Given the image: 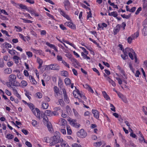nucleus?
Returning <instances> with one entry per match:
<instances>
[{"instance_id": "nucleus-57", "label": "nucleus", "mask_w": 147, "mask_h": 147, "mask_svg": "<svg viewBox=\"0 0 147 147\" xmlns=\"http://www.w3.org/2000/svg\"><path fill=\"white\" fill-rule=\"evenodd\" d=\"M57 60L58 61H63L62 60V57L61 56L58 55L57 56Z\"/></svg>"}, {"instance_id": "nucleus-24", "label": "nucleus", "mask_w": 147, "mask_h": 147, "mask_svg": "<svg viewBox=\"0 0 147 147\" xmlns=\"http://www.w3.org/2000/svg\"><path fill=\"white\" fill-rule=\"evenodd\" d=\"M67 134L68 135H71L72 133V131L70 126L69 125H67Z\"/></svg>"}, {"instance_id": "nucleus-56", "label": "nucleus", "mask_w": 147, "mask_h": 147, "mask_svg": "<svg viewBox=\"0 0 147 147\" xmlns=\"http://www.w3.org/2000/svg\"><path fill=\"white\" fill-rule=\"evenodd\" d=\"M26 145L29 147H32V145L29 142L26 141L25 142Z\"/></svg>"}, {"instance_id": "nucleus-2", "label": "nucleus", "mask_w": 147, "mask_h": 147, "mask_svg": "<svg viewBox=\"0 0 147 147\" xmlns=\"http://www.w3.org/2000/svg\"><path fill=\"white\" fill-rule=\"evenodd\" d=\"M59 66L57 64H51L47 65L45 68V69L53 70L58 71L59 70Z\"/></svg>"}, {"instance_id": "nucleus-5", "label": "nucleus", "mask_w": 147, "mask_h": 147, "mask_svg": "<svg viewBox=\"0 0 147 147\" xmlns=\"http://www.w3.org/2000/svg\"><path fill=\"white\" fill-rule=\"evenodd\" d=\"M62 90L63 94L64 100L65 102L69 103V100L66 94V90L64 88H63Z\"/></svg>"}, {"instance_id": "nucleus-19", "label": "nucleus", "mask_w": 147, "mask_h": 147, "mask_svg": "<svg viewBox=\"0 0 147 147\" xmlns=\"http://www.w3.org/2000/svg\"><path fill=\"white\" fill-rule=\"evenodd\" d=\"M61 74L62 76L65 77H67L68 76V72L66 71H61Z\"/></svg>"}, {"instance_id": "nucleus-29", "label": "nucleus", "mask_w": 147, "mask_h": 147, "mask_svg": "<svg viewBox=\"0 0 147 147\" xmlns=\"http://www.w3.org/2000/svg\"><path fill=\"white\" fill-rule=\"evenodd\" d=\"M60 145L61 147H69L68 144L65 143L63 141L60 144Z\"/></svg>"}, {"instance_id": "nucleus-63", "label": "nucleus", "mask_w": 147, "mask_h": 147, "mask_svg": "<svg viewBox=\"0 0 147 147\" xmlns=\"http://www.w3.org/2000/svg\"><path fill=\"white\" fill-rule=\"evenodd\" d=\"M17 77L20 79H23V77L22 76V75L20 73H18L17 74Z\"/></svg>"}, {"instance_id": "nucleus-58", "label": "nucleus", "mask_w": 147, "mask_h": 147, "mask_svg": "<svg viewBox=\"0 0 147 147\" xmlns=\"http://www.w3.org/2000/svg\"><path fill=\"white\" fill-rule=\"evenodd\" d=\"M92 69L93 71L96 72L98 76H100V73L98 71L96 68H92Z\"/></svg>"}, {"instance_id": "nucleus-7", "label": "nucleus", "mask_w": 147, "mask_h": 147, "mask_svg": "<svg viewBox=\"0 0 147 147\" xmlns=\"http://www.w3.org/2000/svg\"><path fill=\"white\" fill-rule=\"evenodd\" d=\"M70 123L72 126L76 128H79L80 126V124L77 123L76 121L74 119Z\"/></svg>"}, {"instance_id": "nucleus-60", "label": "nucleus", "mask_w": 147, "mask_h": 147, "mask_svg": "<svg viewBox=\"0 0 147 147\" xmlns=\"http://www.w3.org/2000/svg\"><path fill=\"white\" fill-rule=\"evenodd\" d=\"M15 28H16L17 29V31L18 32H20L22 30V29L21 27L19 26H15Z\"/></svg>"}, {"instance_id": "nucleus-20", "label": "nucleus", "mask_w": 147, "mask_h": 147, "mask_svg": "<svg viewBox=\"0 0 147 147\" xmlns=\"http://www.w3.org/2000/svg\"><path fill=\"white\" fill-rule=\"evenodd\" d=\"M13 58L14 60V61L16 64H18L19 63V60L20 59V58L18 56H15Z\"/></svg>"}, {"instance_id": "nucleus-64", "label": "nucleus", "mask_w": 147, "mask_h": 147, "mask_svg": "<svg viewBox=\"0 0 147 147\" xmlns=\"http://www.w3.org/2000/svg\"><path fill=\"white\" fill-rule=\"evenodd\" d=\"M22 131L25 135H27L28 132L27 130L24 129H22Z\"/></svg>"}, {"instance_id": "nucleus-33", "label": "nucleus", "mask_w": 147, "mask_h": 147, "mask_svg": "<svg viewBox=\"0 0 147 147\" xmlns=\"http://www.w3.org/2000/svg\"><path fill=\"white\" fill-rule=\"evenodd\" d=\"M5 73L7 74H10L12 72V70L11 68H8L6 69L5 70Z\"/></svg>"}, {"instance_id": "nucleus-12", "label": "nucleus", "mask_w": 147, "mask_h": 147, "mask_svg": "<svg viewBox=\"0 0 147 147\" xmlns=\"http://www.w3.org/2000/svg\"><path fill=\"white\" fill-rule=\"evenodd\" d=\"M64 3L65 9L67 10H69V1L68 0H66L64 1Z\"/></svg>"}, {"instance_id": "nucleus-35", "label": "nucleus", "mask_w": 147, "mask_h": 147, "mask_svg": "<svg viewBox=\"0 0 147 147\" xmlns=\"http://www.w3.org/2000/svg\"><path fill=\"white\" fill-rule=\"evenodd\" d=\"M4 65L3 60L2 59H0V67L1 68L3 67L4 66Z\"/></svg>"}, {"instance_id": "nucleus-47", "label": "nucleus", "mask_w": 147, "mask_h": 147, "mask_svg": "<svg viewBox=\"0 0 147 147\" xmlns=\"http://www.w3.org/2000/svg\"><path fill=\"white\" fill-rule=\"evenodd\" d=\"M62 63L65 65L66 67H67L68 68H69V64H68L67 62L65 61H62Z\"/></svg>"}, {"instance_id": "nucleus-53", "label": "nucleus", "mask_w": 147, "mask_h": 147, "mask_svg": "<svg viewBox=\"0 0 147 147\" xmlns=\"http://www.w3.org/2000/svg\"><path fill=\"white\" fill-rule=\"evenodd\" d=\"M110 107H111V109L113 111L115 112V107L114 105L112 104H110Z\"/></svg>"}, {"instance_id": "nucleus-50", "label": "nucleus", "mask_w": 147, "mask_h": 147, "mask_svg": "<svg viewBox=\"0 0 147 147\" xmlns=\"http://www.w3.org/2000/svg\"><path fill=\"white\" fill-rule=\"evenodd\" d=\"M26 53L29 57H31L32 56V54L31 52H26Z\"/></svg>"}, {"instance_id": "nucleus-27", "label": "nucleus", "mask_w": 147, "mask_h": 147, "mask_svg": "<svg viewBox=\"0 0 147 147\" xmlns=\"http://www.w3.org/2000/svg\"><path fill=\"white\" fill-rule=\"evenodd\" d=\"M120 71L123 76V78L124 79H126L127 78V76L125 74L124 71L123 69H121Z\"/></svg>"}, {"instance_id": "nucleus-40", "label": "nucleus", "mask_w": 147, "mask_h": 147, "mask_svg": "<svg viewBox=\"0 0 147 147\" xmlns=\"http://www.w3.org/2000/svg\"><path fill=\"white\" fill-rule=\"evenodd\" d=\"M58 102L59 104L61 106H63L65 104V103L61 99H60L58 100Z\"/></svg>"}, {"instance_id": "nucleus-48", "label": "nucleus", "mask_w": 147, "mask_h": 147, "mask_svg": "<svg viewBox=\"0 0 147 147\" xmlns=\"http://www.w3.org/2000/svg\"><path fill=\"white\" fill-rule=\"evenodd\" d=\"M21 83L23 86L25 87L27 85V82L25 80H22L21 81Z\"/></svg>"}, {"instance_id": "nucleus-1", "label": "nucleus", "mask_w": 147, "mask_h": 147, "mask_svg": "<svg viewBox=\"0 0 147 147\" xmlns=\"http://www.w3.org/2000/svg\"><path fill=\"white\" fill-rule=\"evenodd\" d=\"M51 140L52 141L49 144L50 146H52L58 143L61 144L63 141V139L60 138V133L58 131L56 132L54 136L51 138Z\"/></svg>"}, {"instance_id": "nucleus-41", "label": "nucleus", "mask_w": 147, "mask_h": 147, "mask_svg": "<svg viewBox=\"0 0 147 147\" xmlns=\"http://www.w3.org/2000/svg\"><path fill=\"white\" fill-rule=\"evenodd\" d=\"M9 50L8 53L11 55L15 54L16 51L14 50Z\"/></svg>"}, {"instance_id": "nucleus-39", "label": "nucleus", "mask_w": 147, "mask_h": 147, "mask_svg": "<svg viewBox=\"0 0 147 147\" xmlns=\"http://www.w3.org/2000/svg\"><path fill=\"white\" fill-rule=\"evenodd\" d=\"M116 79L118 81V83L120 84L121 85L122 84L123 80L119 77H116Z\"/></svg>"}, {"instance_id": "nucleus-17", "label": "nucleus", "mask_w": 147, "mask_h": 147, "mask_svg": "<svg viewBox=\"0 0 147 147\" xmlns=\"http://www.w3.org/2000/svg\"><path fill=\"white\" fill-rule=\"evenodd\" d=\"M71 61L74 64V66L76 65H79V62L76 60L74 58H71L70 59Z\"/></svg>"}, {"instance_id": "nucleus-31", "label": "nucleus", "mask_w": 147, "mask_h": 147, "mask_svg": "<svg viewBox=\"0 0 147 147\" xmlns=\"http://www.w3.org/2000/svg\"><path fill=\"white\" fill-rule=\"evenodd\" d=\"M102 94L104 96V97L107 100L110 99L109 96L107 94V93L105 91L102 92Z\"/></svg>"}, {"instance_id": "nucleus-30", "label": "nucleus", "mask_w": 147, "mask_h": 147, "mask_svg": "<svg viewBox=\"0 0 147 147\" xmlns=\"http://www.w3.org/2000/svg\"><path fill=\"white\" fill-rule=\"evenodd\" d=\"M65 82L66 85H69L71 83V80L68 78H66L65 79Z\"/></svg>"}, {"instance_id": "nucleus-54", "label": "nucleus", "mask_w": 147, "mask_h": 147, "mask_svg": "<svg viewBox=\"0 0 147 147\" xmlns=\"http://www.w3.org/2000/svg\"><path fill=\"white\" fill-rule=\"evenodd\" d=\"M13 64V62L12 61H9L7 63V65L9 67H11Z\"/></svg>"}, {"instance_id": "nucleus-22", "label": "nucleus", "mask_w": 147, "mask_h": 147, "mask_svg": "<svg viewBox=\"0 0 147 147\" xmlns=\"http://www.w3.org/2000/svg\"><path fill=\"white\" fill-rule=\"evenodd\" d=\"M36 113L35 116L39 119H40V111L38 109L36 108Z\"/></svg>"}, {"instance_id": "nucleus-15", "label": "nucleus", "mask_w": 147, "mask_h": 147, "mask_svg": "<svg viewBox=\"0 0 147 147\" xmlns=\"http://www.w3.org/2000/svg\"><path fill=\"white\" fill-rule=\"evenodd\" d=\"M54 90L55 93V96L57 97L59 92V89L57 86H55L54 88Z\"/></svg>"}, {"instance_id": "nucleus-46", "label": "nucleus", "mask_w": 147, "mask_h": 147, "mask_svg": "<svg viewBox=\"0 0 147 147\" xmlns=\"http://www.w3.org/2000/svg\"><path fill=\"white\" fill-rule=\"evenodd\" d=\"M37 62L39 63V65H40L41 64H42L43 61L41 59L38 57H37Z\"/></svg>"}, {"instance_id": "nucleus-8", "label": "nucleus", "mask_w": 147, "mask_h": 147, "mask_svg": "<svg viewBox=\"0 0 147 147\" xmlns=\"http://www.w3.org/2000/svg\"><path fill=\"white\" fill-rule=\"evenodd\" d=\"M59 11L60 13L63 17L66 18L68 20H70V19L69 16L66 14L61 9H59Z\"/></svg>"}, {"instance_id": "nucleus-10", "label": "nucleus", "mask_w": 147, "mask_h": 147, "mask_svg": "<svg viewBox=\"0 0 147 147\" xmlns=\"http://www.w3.org/2000/svg\"><path fill=\"white\" fill-rule=\"evenodd\" d=\"M92 112L94 115V117L96 119L99 117V112L96 110L92 109Z\"/></svg>"}, {"instance_id": "nucleus-21", "label": "nucleus", "mask_w": 147, "mask_h": 147, "mask_svg": "<svg viewBox=\"0 0 147 147\" xmlns=\"http://www.w3.org/2000/svg\"><path fill=\"white\" fill-rule=\"evenodd\" d=\"M42 108L43 109H46L48 108L49 105L47 103L43 102L42 103Z\"/></svg>"}, {"instance_id": "nucleus-59", "label": "nucleus", "mask_w": 147, "mask_h": 147, "mask_svg": "<svg viewBox=\"0 0 147 147\" xmlns=\"http://www.w3.org/2000/svg\"><path fill=\"white\" fill-rule=\"evenodd\" d=\"M142 10V8L141 7H140L138 8L137 11H136L135 14L136 15H137L139 14L140 12Z\"/></svg>"}, {"instance_id": "nucleus-55", "label": "nucleus", "mask_w": 147, "mask_h": 147, "mask_svg": "<svg viewBox=\"0 0 147 147\" xmlns=\"http://www.w3.org/2000/svg\"><path fill=\"white\" fill-rule=\"evenodd\" d=\"M79 96L81 98L83 99L84 100H86V96L82 93L80 94Z\"/></svg>"}, {"instance_id": "nucleus-14", "label": "nucleus", "mask_w": 147, "mask_h": 147, "mask_svg": "<svg viewBox=\"0 0 147 147\" xmlns=\"http://www.w3.org/2000/svg\"><path fill=\"white\" fill-rule=\"evenodd\" d=\"M120 26L118 25L114 29L113 31L114 34H116L120 30Z\"/></svg>"}, {"instance_id": "nucleus-23", "label": "nucleus", "mask_w": 147, "mask_h": 147, "mask_svg": "<svg viewBox=\"0 0 147 147\" xmlns=\"http://www.w3.org/2000/svg\"><path fill=\"white\" fill-rule=\"evenodd\" d=\"M115 92L117 93L119 97L121 98L122 99V100H123L124 102H126L124 100H123V98L124 97L123 95L122 94H121L120 93V92H118L117 91H115Z\"/></svg>"}, {"instance_id": "nucleus-4", "label": "nucleus", "mask_w": 147, "mask_h": 147, "mask_svg": "<svg viewBox=\"0 0 147 147\" xmlns=\"http://www.w3.org/2000/svg\"><path fill=\"white\" fill-rule=\"evenodd\" d=\"M77 134L78 136L80 138H84L87 136V133L83 129H81L78 132Z\"/></svg>"}, {"instance_id": "nucleus-42", "label": "nucleus", "mask_w": 147, "mask_h": 147, "mask_svg": "<svg viewBox=\"0 0 147 147\" xmlns=\"http://www.w3.org/2000/svg\"><path fill=\"white\" fill-rule=\"evenodd\" d=\"M121 16L123 18H125L126 19H127L130 17V14H129L128 15H126L124 14L123 15H121Z\"/></svg>"}, {"instance_id": "nucleus-6", "label": "nucleus", "mask_w": 147, "mask_h": 147, "mask_svg": "<svg viewBox=\"0 0 147 147\" xmlns=\"http://www.w3.org/2000/svg\"><path fill=\"white\" fill-rule=\"evenodd\" d=\"M16 78V76L13 74L10 75L8 77L9 81L11 83L15 81Z\"/></svg>"}, {"instance_id": "nucleus-34", "label": "nucleus", "mask_w": 147, "mask_h": 147, "mask_svg": "<svg viewBox=\"0 0 147 147\" xmlns=\"http://www.w3.org/2000/svg\"><path fill=\"white\" fill-rule=\"evenodd\" d=\"M11 84L13 86H19V83L15 80V81L11 83Z\"/></svg>"}, {"instance_id": "nucleus-37", "label": "nucleus", "mask_w": 147, "mask_h": 147, "mask_svg": "<svg viewBox=\"0 0 147 147\" xmlns=\"http://www.w3.org/2000/svg\"><path fill=\"white\" fill-rule=\"evenodd\" d=\"M6 138H8V139L10 140L13 138V136L12 134H7Z\"/></svg>"}, {"instance_id": "nucleus-25", "label": "nucleus", "mask_w": 147, "mask_h": 147, "mask_svg": "<svg viewBox=\"0 0 147 147\" xmlns=\"http://www.w3.org/2000/svg\"><path fill=\"white\" fill-rule=\"evenodd\" d=\"M142 33L144 36L147 35V26L144 27L142 30Z\"/></svg>"}, {"instance_id": "nucleus-11", "label": "nucleus", "mask_w": 147, "mask_h": 147, "mask_svg": "<svg viewBox=\"0 0 147 147\" xmlns=\"http://www.w3.org/2000/svg\"><path fill=\"white\" fill-rule=\"evenodd\" d=\"M47 127L49 131L51 132L53 131V129L52 124L49 123H48L47 124Z\"/></svg>"}, {"instance_id": "nucleus-38", "label": "nucleus", "mask_w": 147, "mask_h": 147, "mask_svg": "<svg viewBox=\"0 0 147 147\" xmlns=\"http://www.w3.org/2000/svg\"><path fill=\"white\" fill-rule=\"evenodd\" d=\"M124 53V55H121V57L124 59H126L128 58V55L125 54Z\"/></svg>"}, {"instance_id": "nucleus-61", "label": "nucleus", "mask_w": 147, "mask_h": 147, "mask_svg": "<svg viewBox=\"0 0 147 147\" xmlns=\"http://www.w3.org/2000/svg\"><path fill=\"white\" fill-rule=\"evenodd\" d=\"M6 84L8 87L12 88L11 87V86L12 85L11 84V82H10L9 81L7 82L6 83Z\"/></svg>"}, {"instance_id": "nucleus-52", "label": "nucleus", "mask_w": 147, "mask_h": 147, "mask_svg": "<svg viewBox=\"0 0 147 147\" xmlns=\"http://www.w3.org/2000/svg\"><path fill=\"white\" fill-rule=\"evenodd\" d=\"M117 13L116 11H113L111 12L112 16H113L114 17H117Z\"/></svg>"}, {"instance_id": "nucleus-44", "label": "nucleus", "mask_w": 147, "mask_h": 147, "mask_svg": "<svg viewBox=\"0 0 147 147\" xmlns=\"http://www.w3.org/2000/svg\"><path fill=\"white\" fill-rule=\"evenodd\" d=\"M21 19L22 20L24 21L23 22L24 23H32V21L31 20H26L24 18H21Z\"/></svg>"}, {"instance_id": "nucleus-18", "label": "nucleus", "mask_w": 147, "mask_h": 147, "mask_svg": "<svg viewBox=\"0 0 147 147\" xmlns=\"http://www.w3.org/2000/svg\"><path fill=\"white\" fill-rule=\"evenodd\" d=\"M51 111L47 110L45 111V114L46 116L51 117L52 116V113H53Z\"/></svg>"}, {"instance_id": "nucleus-9", "label": "nucleus", "mask_w": 147, "mask_h": 147, "mask_svg": "<svg viewBox=\"0 0 147 147\" xmlns=\"http://www.w3.org/2000/svg\"><path fill=\"white\" fill-rule=\"evenodd\" d=\"M65 25L73 29H75L76 28L75 25L71 22H66L65 23Z\"/></svg>"}, {"instance_id": "nucleus-45", "label": "nucleus", "mask_w": 147, "mask_h": 147, "mask_svg": "<svg viewBox=\"0 0 147 147\" xmlns=\"http://www.w3.org/2000/svg\"><path fill=\"white\" fill-rule=\"evenodd\" d=\"M19 6L20 8L22 9H25L26 8V6L25 5H23L22 4H19Z\"/></svg>"}, {"instance_id": "nucleus-43", "label": "nucleus", "mask_w": 147, "mask_h": 147, "mask_svg": "<svg viewBox=\"0 0 147 147\" xmlns=\"http://www.w3.org/2000/svg\"><path fill=\"white\" fill-rule=\"evenodd\" d=\"M102 144V143L101 142H97L94 143V146H100Z\"/></svg>"}, {"instance_id": "nucleus-49", "label": "nucleus", "mask_w": 147, "mask_h": 147, "mask_svg": "<svg viewBox=\"0 0 147 147\" xmlns=\"http://www.w3.org/2000/svg\"><path fill=\"white\" fill-rule=\"evenodd\" d=\"M131 36H130L128 38H127V42L129 44L131 43V42L132 40H133Z\"/></svg>"}, {"instance_id": "nucleus-36", "label": "nucleus", "mask_w": 147, "mask_h": 147, "mask_svg": "<svg viewBox=\"0 0 147 147\" xmlns=\"http://www.w3.org/2000/svg\"><path fill=\"white\" fill-rule=\"evenodd\" d=\"M87 13V18L88 20H90L89 19L90 18H92V14L91 13V11L90 9L89 10V11Z\"/></svg>"}, {"instance_id": "nucleus-26", "label": "nucleus", "mask_w": 147, "mask_h": 147, "mask_svg": "<svg viewBox=\"0 0 147 147\" xmlns=\"http://www.w3.org/2000/svg\"><path fill=\"white\" fill-rule=\"evenodd\" d=\"M61 125L63 126H65L67 123V121L65 120L64 119H61Z\"/></svg>"}, {"instance_id": "nucleus-51", "label": "nucleus", "mask_w": 147, "mask_h": 147, "mask_svg": "<svg viewBox=\"0 0 147 147\" xmlns=\"http://www.w3.org/2000/svg\"><path fill=\"white\" fill-rule=\"evenodd\" d=\"M1 32L4 34H5L7 36H10L9 35L8 32L6 30H1Z\"/></svg>"}, {"instance_id": "nucleus-3", "label": "nucleus", "mask_w": 147, "mask_h": 147, "mask_svg": "<svg viewBox=\"0 0 147 147\" xmlns=\"http://www.w3.org/2000/svg\"><path fill=\"white\" fill-rule=\"evenodd\" d=\"M123 53H124L127 55L128 54H129V53H132L134 56V58L135 59V62H136L137 59L136 55L135 52L134 51V50L132 49H130L129 48H127L125 49V50H123Z\"/></svg>"}, {"instance_id": "nucleus-62", "label": "nucleus", "mask_w": 147, "mask_h": 147, "mask_svg": "<svg viewBox=\"0 0 147 147\" xmlns=\"http://www.w3.org/2000/svg\"><path fill=\"white\" fill-rule=\"evenodd\" d=\"M1 13H3L5 15H8V14L6 12V11L3 9H1Z\"/></svg>"}, {"instance_id": "nucleus-16", "label": "nucleus", "mask_w": 147, "mask_h": 147, "mask_svg": "<svg viewBox=\"0 0 147 147\" xmlns=\"http://www.w3.org/2000/svg\"><path fill=\"white\" fill-rule=\"evenodd\" d=\"M29 79L30 80V82L32 84H37V82L34 80V78L32 76H29Z\"/></svg>"}, {"instance_id": "nucleus-32", "label": "nucleus", "mask_w": 147, "mask_h": 147, "mask_svg": "<svg viewBox=\"0 0 147 147\" xmlns=\"http://www.w3.org/2000/svg\"><path fill=\"white\" fill-rule=\"evenodd\" d=\"M4 44H5L4 47L6 48H11V45L7 42H5L3 45Z\"/></svg>"}, {"instance_id": "nucleus-13", "label": "nucleus", "mask_w": 147, "mask_h": 147, "mask_svg": "<svg viewBox=\"0 0 147 147\" xmlns=\"http://www.w3.org/2000/svg\"><path fill=\"white\" fill-rule=\"evenodd\" d=\"M139 35V31H137L136 33L134 34L131 35V36L132 37L133 40H134L135 38H137Z\"/></svg>"}, {"instance_id": "nucleus-28", "label": "nucleus", "mask_w": 147, "mask_h": 147, "mask_svg": "<svg viewBox=\"0 0 147 147\" xmlns=\"http://www.w3.org/2000/svg\"><path fill=\"white\" fill-rule=\"evenodd\" d=\"M129 129L131 131V132L130 134V136L132 138H136V134L133 133V130L131 129L130 127H129Z\"/></svg>"}]
</instances>
